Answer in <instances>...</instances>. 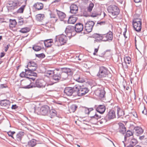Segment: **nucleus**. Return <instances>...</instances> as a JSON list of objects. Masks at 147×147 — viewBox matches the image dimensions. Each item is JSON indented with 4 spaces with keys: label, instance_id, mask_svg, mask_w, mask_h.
Segmentation results:
<instances>
[{
    "label": "nucleus",
    "instance_id": "nucleus-17",
    "mask_svg": "<svg viewBox=\"0 0 147 147\" xmlns=\"http://www.w3.org/2000/svg\"><path fill=\"white\" fill-rule=\"evenodd\" d=\"M78 7L75 4H73L70 6V11L73 14H75L78 13Z\"/></svg>",
    "mask_w": 147,
    "mask_h": 147
},
{
    "label": "nucleus",
    "instance_id": "nucleus-63",
    "mask_svg": "<svg viewBox=\"0 0 147 147\" xmlns=\"http://www.w3.org/2000/svg\"><path fill=\"white\" fill-rule=\"evenodd\" d=\"M145 136L144 135H143L142 136H140L139 137V139L141 140H142L143 139H144V138H145V139H147V138H145Z\"/></svg>",
    "mask_w": 147,
    "mask_h": 147
},
{
    "label": "nucleus",
    "instance_id": "nucleus-50",
    "mask_svg": "<svg viewBox=\"0 0 147 147\" xmlns=\"http://www.w3.org/2000/svg\"><path fill=\"white\" fill-rule=\"evenodd\" d=\"M8 88V86L6 84H1L0 85V89H3Z\"/></svg>",
    "mask_w": 147,
    "mask_h": 147
},
{
    "label": "nucleus",
    "instance_id": "nucleus-26",
    "mask_svg": "<svg viewBox=\"0 0 147 147\" xmlns=\"http://www.w3.org/2000/svg\"><path fill=\"white\" fill-rule=\"evenodd\" d=\"M94 37L101 41H104V34H101L99 33H94L93 35Z\"/></svg>",
    "mask_w": 147,
    "mask_h": 147
},
{
    "label": "nucleus",
    "instance_id": "nucleus-9",
    "mask_svg": "<svg viewBox=\"0 0 147 147\" xmlns=\"http://www.w3.org/2000/svg\"><path fill=\"white\" fill-rule=\"evenodd\" d=\"M31 82L30 79L26 78V79L23 80L21 82V85L23 88H31L32 87L30 84Z\"/></svg>",
    "mask_w": 147,
    "mask_h": 147
},
{
    "label": "nucleus",
    "instance_id": "nucleus-36",
    "mask_svg": "<svg viewBox=\"0 0 147 147\" xmlns=\"http://www.w3.org/2000/svg\"><path fill=\"white\" fill-rule=\"evenodd\" d=\"M58 74H54L53 76V79L55 81H58L61 78L60 76V72H59L57 71Z\"/></svg>",
    "mask_w": 147,
    "mask_h": 147
},
{
    "label": "nucleus",
    "instance_id": "nucleus-46",
    "mask_svg": "<svg viewBox=\"0 0 147 147\" xmlns=\"http://www.w3.org/2000/svg\"><path fill=\"white\" fill-rule=\"evenodd\" d=\"M61 78L64 80L66 79L68 77L67 74L64 73L63 71H62L61 74H60Z\"/></svg>",
    "mask_w": 147,
    "mask_h": 147
},
{
    "label": "nucleus",
    "instance_id": "nucleus-23",
    "mask_svg": "<svg viewBox=\"0 0 147 147\" xmlns=\"http://www.w3.org/2000/svg\"><path fill=\"white\" fill-rule=\"evenodd\" d=\"M60 70L62 71H63L67 74V76H72L73 74V72L69 68H60Z\"/></svg>",
    "mask_w": 147,
    "mask_h": 147
},
{
    "label": "nucleus",
    "instance_id": "nucleus-49",
    "mask_svg": "<svg viewBox=\"0 0 147 147\" xmlns=\"http://www.w3.org/2000/svg\"><path fill=\"white\" fill-rule=\"evenodd\" d=\"M15 132L14 131H10L7 132V134L9 136L13 138L14 139L13 137V135L15 134Z\"/></svg>",
    "mask_w": 147,
    "mask_h": 147
},
{
    "label": "nucleus",
    "instance_id": "nucleus-58",
    "mask_svg": "<svg viewBox=\"0 0 147 147\" xmlns=\"http://www.w3.org/2000/svg\"><path fill=\"white\" fill-rule=\"evenodd\" d=\"M94 110V109L93 108H87V111H88V113L87 114H89L90 112L93 111Z\"/></svg>",
    "mask_w": 147,
    "mask_h": 147
},
{
    "label": "nucleus",
    "instance_id": "nucleus-39",
    "mask_svg": "<svg viewBox=\"0 0 147 147\" xmlns=\"http://www.w3.org/2000/svg\"><path fill=\"white\" fill-rule=\"evenodd\" d=\"M78 107L76 105H72L70 106L69 108V110L71 113H74L76 111Z\"/></svg>",
    "mask_w": 147,
    "mask_h": 147
},
{
    "label": "nucleus",
    "instance_id": "nucleus-57",
    "mask_svg": "<svg viewBox=\"0 0 147 147\" xmlns=\"http://www.w3.org/2000/svg\"><path fill=\"white\" fill-rule=\"evenodd\" d=\"M85 81L84 79L80 78H80L78 80V82L80 83H83Z\"/></svg>",
    "mask_w": 147,
    "mask_h": 147
},
{
    "label": "nucleus",
    "instance_id": "nucleus-51",
    "mask_svg": "<svg viewBox=\"0 0 147 147\" xmlns=\"http://www.w3.org/2000/svg\"><path fill=\"white\" fill-rule=\"evenodd\" d=\"M80 77V76L78 74H76L74 75V79L78 82Z\"/></svg>",
    "mask_w": 147,
    "mask_h": 147
},
{
    "label": "nucleus",
    "instance_id": "nucleus-62",
    "mask_svg": "<svg viewBox=\"0 0 147 147\" xmlns=\"http://www.w3.org/2000/svg\"><path fill=\"white\" fill-rule=\"evenodd\" d=\"M65 94L68 96H71L74 92H64Z\"/></svg>",
    "mask_w": 147,
    "mask_h": 147
},
{
    "label": "nucleus",
    "instance_id": "nucleus-8",
    "mask_svg": "<svg viewBox=\"0 0 147 147\" xmlns=\"http://www.w3.org/2000/svg\"><path fill=\"white\" fill-rule=\"evenodd\" d=\"M65 32L69 36H73L76 34L74 27L71 26H67L65 30Z\"/></svg>",
    "mask_w": 147,
    "mask_h": 147
},
{
    "label": "nucleus",
    "instance_id": "nucleus-25",
    "mask_svg": "<svg viewBox=\"0 0 147 147\" xmlns=\"http://www.w3.org/2000/svg\"><path fill=\"white\" fill-rule=\"evenodd\" d=\"M9 7H11V9H15L17 8L20 5L19 2L17 1H10L9 3Z\"/></svg>",
    "mask_w": 147,
    "mask_h": 147
},
{
    "label": "nucleus",
    "instance_id": "nucleus-4",
    "mask_svg": "<svg viewBox=\"0 0 147 147\" xmlns=\"http://www.w3.org/2000/svg\"><path fill=\"white\" fill-rule=\"evenodd\" d=\"M58 40L59 42L57 40V38H56L54 43L55 45L59 46L67 42V38L65 35L62 34L59 36Z\"/></svg>",
    "mask_w": 147,
    "mask_h": 147
},
{
    "label": "nucleus",
    "instance_id": "nucleus-30",
    "mask_svg": "<svg viewBox=\"0 0 147 147\" xmlns=\"http://www.w3.org/2000/svg\"><path fill=\"white\" fill-rule=\"evenodd\" d=\"M43 47L42 44L38 43L36 45H34L32 47L33 49L35 51H40Z\"/></svg>",
    "mask_w": 147,
    "mask_h": 147
},
{
    "label": "nucleus",
    "instance_id": "nucleus-19",
    "mask_svg": "<svg viewBox=\"0 0 147 147\" xmlns=\"http://www.w3.org/2000/svg\"><path fill=\"white\" fill-rule=\"evenodd\" d=\"M36 85L38 88H43L45 87V82L42 79H37L36 82Z\"/></svg>",
    "mask_w": 147,
    "mask_h": 147
},
{
    "label": "nucleus",
    "instance_id": "nucleus-47",
    "mask_svg": "<svg viewBox=\"0 0 147 147\" xmlns=\"http://www.w3.org/2000/svg\"><path fill=\"white\" fill-rule=\"evenodd\" d=\"M25 6L23 5L21 6L17 11V12L19 13H22L23 12Z\"/></svg>",
    "mask_w": 147,
    "mask_h": 147
},
{
    "label": "nucleus",
    "instance_id": "nucleus-11",
    "mask_svg": "<svg viewBox=\"0 0 147 147\" xmlns=\"http://www.w3.org/2000/svg\"><path fill=\"white\" fill-rule=\"evenodd\" d=\"M49 112L48 116L51 118H53L55 116L59 117L60 116L59 113L54 108H52L51 109H50Z\"/></svg>",
    "mask_w": 147,
    "mask_h": 147
},
{
    "label": "nucleus",
    "instance_id": "nucleus-54",
    "mask_svg": "<svg viewBox=\"0 0 147 147\" xmlns=\"http://www.w3.org/2000/svg\"><path fill=\"white\" fill-rule=\"evenodd\" d=\"M81 91L83 92H88L89 90L87 88H81Z\"/></svg>",
    "mask_w": 147,
    "mask_h": 147
},
{
    "label": "nucleus",
    "instance_id": "nucleus-5",
    "mask_svg": "<svg viewBox=\"0 0 147 147\" xmlns=\"http://www.w3.org/2000/svg\"><path fill=\"white\" fill-rule=\"evenodd\" d=\"M32 71L30 69H26V78L34 81L36 79L37 74Z\"/></svg>",
    "mask_w": 147,
    "mask_h": 147
},
{
    "label": "nucleus",
    "instance_id": "nucleus-28",
    "mask_svg": "<svg viewBox=\"0 0 147 147\" xmlns=\"http://www.w3.org/2000/svg\"><path fill=\"white\" fill-rule=\"evenodd\" d=\"M101 9H98L97 10H94L91 15V16L93 17H96L101 14Z\"/></svg>",
    "mask_w": 147,
    "mask_h": 147
},
{
    "label": "nucleus",
    "instance_id": "nucleus-34",
    "mask_svg": "<svg viewBox=\"0 0 147 147\" xmlns=\"http://www.w3.org/2000/svg\"><path fill=\"white\" fill-rule=\"evenodd\" d=\"M17 24V22L15 20H9V26L11 29L15 28Z\"/></svg>",
    "mask_w": 147,
    "mask_h": 147
},
{
    "label": "nucleus",
    "instance_id": "nucleus-35",
    "mask_svg": "<svg viewBox=\"0 0 147 147\" xmlns=\"http://www.w3.org/2000/svg\"><path fill=\"white\" fill-rule=\"evenodd\" d=\"M106 92H94L95 95L97 96L100 99L105 98Z\"/></svg>",
    "mask_w": 147,
    "mask_h": 147
},
{
    "label": "nucleus",
    "instance_id": "nucleus-2",
    "mask_svg": "<svg viewBox=\"0 0 147 147\" xmlns=\"http://www.w3.org/2000/svg\"><path fill=\"white\" fill-rule=\"evenodd\" d=\"M142 20L139 18H135L132 21L133 27L137 32H140L142 28Z\"/></svg>",
    "mask_w": 147,
    "mask_h": 147
},
{
    "label": "nucleus",
    "instance_id": "nucleus-48",
    "mask_svg": "<svg viewBox=\"0 0 147 147\" xmlns=\"http://www.w3.org/2000/svg\"><path fill=\"white\" fill-rule=\"evenodd\" d=\"M64 92H73V88L71 87H66L65 89Z\"/></svg>",
    "mask_w": 147,
    "mask_h": 147
},
{
    "label": "nucleus",
    "instance_id": "nucleus-45",
    "mask_svg": "<svg viewBox=\"0 0 147 147\" xmlns=\"http://www.w3.org/2000/svg\"><path fill=\"white\" fill-rule=\"evenodd\" d=\"M138 143V141L136 139L133 138L131 139L130 142V145L134 147Z\"/></svg>",
    "mask_w": 147,
    "mask_h": 147
},
{
    "label": "nucleus",
    "instance_id": "nucleus-37",
    "mask_svg": "<svg viewBox=\"0 0 147 147\" xmlns=\"http://www.w3.org/2000/svg\"><path fill=\"white\" fill-rule=\"evenodd\" d=\"M77 18L75 16L70 17L68 20V22L69 24H74L76 22Z\"/></svg>",
    "mask_w": 147,
    "mask_h": 147
},
{
    "label": "nucleus",
    "instance_id": "nucleus-10",
    "mask_svg": "<svg viewBox=\"0 0 147 147\" xmlns=\"http://www.w3.org/2000/svg\"><path fill=\"white\" fill-rule=\"evenodd\" d=\"M94 24V23L92 21L87 22L85 25V30L88 32H91Z\"/></svg>",
    "mask_w": 147,
    "mask_h": 147
},
{
    "label": "nucleus",
    "instance_id": "nucleus-20",
    "mask_svg": "<svg viewBox=\"0 0 147 147\" xmlns=\"http://www.w3.org/2000/svg\"><path fill=\"white\" fill-rule=\"evenodd\" d=\"M57 13L59 19L61 21H63L66 17V14L63 12L56 9Z\"/></svg>",
    "mask_w": 147,
    "mask_h": 147
},
{
    "label": "nucleus",
    "instance_id": "nucleus-52",
    "mask_svg": "<svg viewBox=\"0 0 147 147\" xmlns=\"http://www.w3.org/2000/svg\"><path fill=\"white\" fill-rule=\"evenodd\" d=\"M53 102L55 104L62 105L63 104L62 102H61L59 101H56L54 100L53 101Z\"/></svg>",
    "mask_w": 147,
    "mask_h": 147
},
{
    "label": "nucleus",
    "instance_id": "nucleus-53",
    "mask_svg": "<svg viewBox=\"0 0 147 147\" xmlns=\"http://www.w3.org/2000/svg\"><path fill=\"white\" fill-rule=\"evenodd\" d=\"M20 76L22 77L23 78L25 77L26 78V69H25V72H22L20 74Z\"/></svg>",
    "mask_w": 147,
    "mask_h": 147
},
{
    "label": "nucleus",
    "instance_id": "nucleus-12",
    "mask_svg": "<svg viewBox=\"0 0 147 147\" xmlns=\"http://www.w3.org/2000/svg\"><path fill=\"white\" fill-rule=\"evenodd\" d=\"M27 67L29 69H30L33 71H35L37 67V64L33 61H30L27 65Z\"/></svg>",
    "mask_w": 147,
    "mask_h": 147
},
{
    "label": "nucleus",
    "instance_id": "nucleus-14",
    "mask_svg": "<svg viewBox=\"0 0 147 147\" xmlns=\"http://www.w3.org/2000/svg\"><path fill=\"white\" fill-rule=\"evenodd\" d=\"M119 127L118 128V131L119 132L124 135L126 131V128L124 124L121 123H118Z\"/></svg>",
    "mask_w": 147,
    "mask_h": 147
},
{
    "label": "nucleus",
    "instance_id": "nucleus-56",
    "mask_svg": "<svg viewBox=\"0 0 147 147\" xmlns=\"http://www.w3.org/2000/svg\"><path fill=\"white\" fill-rule=\"evenodd\" d=\"M131 115H133V116L135 117H137L138 116L137 113L135 111H134L132 113H131Z\"/></svg>",
    "mask_w": 147,
    "mask_h": 147
},
{
    "label": "nucleus",
    "instance_id": "nucleus-16",
    "mask_svg": "<svg viewBox=\"0 0 147 147\" xmlns=\"http://www.w3.org/2000/svg\"><path fill=\"white\" fill-rule=\"evenodd\" d=\"M60 70V68L55 69L54 70L47 69L45 70V73L47 76H49L54 74H58L57 71H59Z\"/></svg>",
    "mask_w": 147,
    "mask_h": 147
},
{
    "label": "nucleus",
    "instance_id": "nucleus-61",
    "mask_svg": "<svg viewBox=\"0 0 147 147\" xmlns=\"http://www.w3.org/2000/svg\"><path fill=\"white\" fill-rule=\"evenodd\" d=\"M99 47H98L97 48L95 49H94V52L93 53V55H96V53H97L99 49Z\"/></svg>",
    "mask_w": 147,
    "mask_h": 147
},
{
    "label": "nucleus",
    "instance_id": "nucleus-33",
    "mask_svg": "<svg viewBox=\"0 0 147 147\" xmlns=\"http://www.w3.org/2000/svg\"><path fill=\"white\" fill-rule=\"evenodd\" d=\"M34 7L38 10L42 9L43 7V5L40 3H37L34 5Z\"/></svg>",
    "mask_w": 147,
    "mask_h": 147
},
{
    "label": "nucleus",
    "instance_id": "nucleus-13",
    "mask_svg": "<svg viewBox=\"0 0 147 147\" xmlns=\"http://www.w3.org/2000/svg\"><path fill=\"white\" fill-rule=\"evenodd\" d=\"M113 36V34L111 31H109L106 34H104V41L112 40Z\"/></svg>",
    "mask_w": 147,
    "mask_h": 147
},
{
    "label": "nucleus",
    "instance_id": "nucleus-43",
    "mask_svg": "<svg viewBox=\"0 0 147 147\" xmlns=\"http://www.w3.org/2000/svg\"><path fill=\"white\" fill-rule=\"evenodd\" d=\"M124 60L126 64H129L131 62V58L129 56L125 57H124Z\"/></svg>",
    "mask_w": 147,
    "mask_h": 147
},
{
    "label": "nucleus",
    "instance_id": "nucleus-41",
    "mask_svg": "<svg viewBox=\"0 0 147 147\" xmlns=\"http://www.w3.org/2000/svg\"><path fill=\"white\" fill-rule=\"evenodd\" d=\"M72 88L73 92H78L81 89V86L79 85H76Z\"/></svg>",
    "mask_w": 147,
    "mask_h": 147
},
{
    "label": "nucleus",
    "instance_id": "nucleus-59",
    "mask_svg": "<svg viewBox=\"0 0 147 147\" xmlns=\"http://www.w3.org/2000/svg\"><path fill=\"white\" fill-rule=\"evenodd\" d=\"M60 96V94H59L58 92H55L54 96L56 98H59Z\"/></svg>",
    "mask_w": 147,
    "mask_h": 147
},
{
    "label": "nucleus",
    "instance_id": "nucleus-31",
    "mask_svg": "<svg viewBox=\"0 0 147 147\" xmlns=\"http://www.w3.org/2000/svg\"><path fill=\"white\" fill-rule=\"evenodd\" d=\"M36 141V140L32 139L28 142L27 145L29 147H34L37 144Z\"/></svg>",
    "mask_w": 147,
    "mask_h": 147
},
{
    "label": "nucleus",
    "instance_id": "nucleus-44",
    "mask_svg": "<svg viewBox=\"0 0 147 147\" xmlns=\"http://www.w3.org/2000/svg\"><path fill=\"white\" fill-rule=\"evenodd\" d=\"M94 6V4L92 3H90L89 6L87 7V9L88 12H91Z\"/></svg>",
    "mask_w": 147,
    "mask_h": 147
},
{
    "label": "nucleus",
    "instance_id": "nucleus-29",
    "mask_svg": "<svg viewBox=\"0 0 147 147\" xmlns=\"http://www.w3.org/2000/svg\"><path fill=\"white\" fill-rule=\"evenodd\" d=\"M134 132H133L130 130H128L126 131L125 134L124 136V141H126L127 138H129L131 136H133Z\"/></svg>",
    "mask_w": 147,
    "mask_h": 147
},
{
    "label": "nucleus",
    "instance_id": "nucleus-7",
    "mask_svg": "<svg viewBox=\"0 0 147 147\" xmlns=\"http://www.w3.org/2000/svg\"><path fill=\"white\" fill-rule=\"evenodd\" d=\"M50 108V107L47 105L42 106L40 109V114L42 115L48 116Z\"/></svg>",
    "mask_w": 147,
    "mask_h": 147
},
{
    "label": "nucleus",
    "instance_id": "nucleus-38",
    "mask_svg": "<svg viewBox=\"0 0 147 147\" xmlns=\"http://www.w3.org/2000/svg\"><path fill=\"white\" fill-rule=\"evenodd\" d=\"M45 18L44 14H39L36 16V19L38 21H41Z\"/></svg>",
    "mask_w": 147,
    "mask_h": 147
},
{
    "label": "nucleus",
    "instance_id": "nucleus-32",
    "mask_svg": "<svg viewBox=\"0 0 147 147\" xmlns=\"http://www.w3.org/2000/svg\"><path fill=\"white\" fill-rule=\"evenodd\" d=\"M53 43V40L52 39H48L45 40L44 41L45 46L47 47L51 46Z\"/></svg>",
    "mask_w": 147,
    "mask_h": 147
},
{
    "label": "nucleus",
    "instance_id": "nucleus-22",
    "mask_svg": "<svg viewBox=\"0 0 147 147\" xmlns=\"http://www.w3.org/2000/svg\"><path fill=\"white\" fill-rule=\"evenodd\" d=\"M106 109L105 106L104 105H100L96 108V111L100 114H103Z\"/></svg>",
    "mask_w": 147,
    "mask_h": 147
},
{
    "label": "nucleus",
    "instance_id": "nucleus-27",
    "mask_svg": "<svg viewBox=\"0 0 147 147\" xmlns=\"http://www.w3.org/2000/svg\"><path fill=\"white\" fill-rule=\"evenodd\" d=\"M117 114L118 117L119 118L121 117H123L125 115L124 111L121 110V108L118 106H117Z\"/></svg>",
    "mask_w": 147,
    "mask_h": 147
},
{
    "label": "nucleus",
    "instance_id": "nucleus-60",
    "mask_svg": "<svg viewBox=\"0 0 147 147\" xmlns=\"http://www.w3.org/2000/svg\"><path fill=\"white\" fill-rule=\"evenodd\" d=\"M18 107L16 105H12L11 107L12 109H15L18 108Z\"/></svg>",
    "mask_w": 147,
    "mask_h": 147
},
{
    "label": "nucleus",
    "instance_id": "nucleus-6",
    "mask_svg": "<svg viewBox=\"0 0 147 147\" xmlns=\"http://www.w3.org/2000/svg\"><path fill=\"white\" fill-rule=\"evenodd\" d=\"M108 71L104 67H101L99 71L97 74V76L99 78H103L106 77L108 75Z\"/></svg>",
    "mask_w": 147,
    "mask_h": 147
},
{
    "label": "nucleus",
    "instance_id": "nucleus-1",
    "mask_svg": "<svg viewBox=\"0 0 147 147\" xmlns=\"http://www.w3.org/2000/svg\"><path fill=\"white\" fill-rule=\"evenodd\" d=\"M116 117L115 112L113 110H110L104 118H102L100 121L101 124L103 122L106 123L107 121L113 119Z\"/></svg>",
    "mask_w": 147,
    "mask_h": 147
},
{
    "label": "nucleus",
    "instance_id": "nucleus-64",
    "mask_svg": "<svg viewBox=\"0 0 147 147\" xmlns=\"http://www.w3.org/2000/svg\"><path fill=\"white\" fill-rule=\"evenodd\" d=\"M9 46V45H8L6 47H5V52H6L8 50Z\"/></svg>",
    "mask_w": 147,
    "mask_h": 147
},
{
    "label": "nucleus",
    "instance_id": "nucleus-55",
    "mask_svg": "<svg viewBox=\"0 0 147 147\" xmlns=\"http://www.w3.org/2000/svg\"><path fill=\"white\" fill-rule=\"evenodd\" d=\"M77 94L78 96H82L84 95L87 92H82L81 93V92H77Z\"/></svg>",
    "mask_w": 147,
    "mask_h": 147
},
{
    "label": "nucleus",
    "instance_id": "nucleus-24",
    "mask_svg": "<svg viewBox=\"0 0 147 147\" xmlns=\"http://www.w3.org/2000/svg\"><path fill=\"white\" fill-rule=\"evenodd\" d=\"M24 135V132L22 131H20L16 135V139L19 142H21L22 138Z\"/></svg>",
    "mask_w": 147,
    "mask_h": 147
},
{
    "label": "nucleus",
    "instance_id": "nucleus-15",
    "mask_svg": "<svg viewBox=\"0 0 147 147\" xmlns=\"http://www.w3.org/2000/svg\"><path fill=\"white\" fill-rule=\"evenodd\" d=\"M133 128L135 134L137 136H139L143 133L144 130L141 127L137 126L134 127Z\"/></svg>",
    "mask_w": 147,
    "mask_h": 147
},
{
    "label": "nucleus",
    "instance_id": "nucleus-3",
    "mask_svg": "<svg viewBox=\"0 0 147 147\" xmlns=\"http://www.w3.org/2000/svg\"><path fill=\"white\" fill-rule=\"evenodd\" d=\"M109 12L112 16H117L119 13L120 10L116 6L112 5L109 6L108 8Z\"/></svg>",
    "mask_w": 147,
    "mask_h": 147
},
{
    "label": "nucleus",
    "instance_id": "nucleus-21",
    "mask_svg": "<svg viewBox=\"0 0 147 147\" xmlns=\"http://www.w3.org/2000/svg\"><path fill=\"white\" fill-rule=\"evenodd\" d=\"M75 32L79 33L82 31L83 29V25L81 23L77 24L74 28Z\"/></svg>",
    "mask_w": 147,
    "mask_h": 147
},
{
    "label": "nucleus",
    "instance_id": "nucleus-18",
    "mask_svg": "<svg viewBox=\"0 0 147 147\" xmlns=\"http://www.w3.org/2000/svg\"><path fill=\"white\" fill-rule=\"evenodd\" d=\"M10 104V102L6 99L2 100L0 101V104L1 106L5 107L7 108H9Z\"/></svg>",
    "mask_w": 147,
    "mask_h": 147
},
{
    "label": "nucleus",
    "instance_id": "nucleus-42",
    "mask_svg": "<svg viewBox=\"0 0 147 147\" xmlns=\"http://www.w3.org/2000/svg\"><path fill=\"white\" fill-rule=\"evenodd\" d=\"M30 30L29 28L28 27H25L22 28L20 30V32L22 33H26L29 32Z\"/></svg>",
    "mask_w": 147,
    "mask_h": 147
},
{
    "label": "nucleus",
    "instance_id": "nucleus-40",
    "mask_svg": "<svg viewBox=\"0 0 147 147\" xmlns=\"http://www.w3.org/2000/svg\"><path fill=\"white\" fill-rule=\"evenodd\" d=\"M90 117L91 118V120L95 119L97 120L98 119L101 118V116L96 113L93 115L90 116Z\"/></svg>",
    "mask_w": 147,
    "mask_h": 147
}]
</instances>
